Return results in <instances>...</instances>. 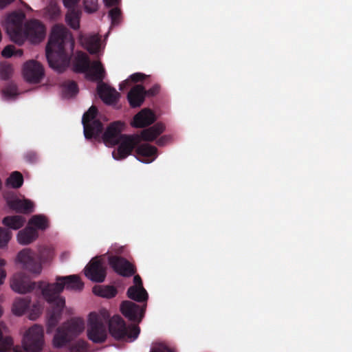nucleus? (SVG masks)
Returning a JSON list of instances; mask_svg holds the SVG:
<instances>
[{"instance_id": "72a5a7b5", "label": "nucleus", "mask_w": 352, "mask_h": 352, "mask_svg": "<svg viewBox=\"0 0 352 352\" xmlns=\"http://www.w3.org/2000/svg\"><path fill=\"white\" fill-rule=\"evenodd\" d=\"M23 184V177L18 171L12 172L6 180V185L10 186L13 188H19Z\"/></svg>"}, {"instance_id": "603ef678", "label": "nucleus", "mask_w": 352, "mask_h": 352, "mask_svg": "<svg viewBox=\"0 0 352 352\" xmlns=\"http://www.w3.org/2000/svg\"><path fill=\"white\" fill-rule=\"evenodd\" d=\"M6 262L4 259L0 258V267L4 266L6 265Z\"/></svg>"}, {"instance_id": "cd10ccee", "label": "nucleus", "mask_w": 352, "mask_h": 352, "mask_svg": "<svg viewBox=\"0 0 352 352\" xmlns=\"http://www.w3.org/2000/svg\"><path fill=\"white\" fill-rule=\"evenodd\" d=\"M93 293L102 298H111L116 296L118 290L112 285H96L93 287Z\"/></svg>"}, {"instance_id": "a18cd8bd", "label": "nucleus", "mask_w": 352, "mask_h": 352, "mask_svg": "<svg viewBox=\"0 0 352 352\" xmlns=\"http://www.w3.org/2000/svg\"><path fill=\"white\" fill-rule=\"evenodd\" d=\"M144 78L145 75L142 73H135L129 77V79L134 82L142 81Z\"/></svg>"}, {"instance_id": "473e14b6", "label": "nucleus", "mask_w": 352, "mask_h": 352, "mask_svg": "<svg viewBox=\"0 0 352 352\" xmlns=\"http://www.w3.org/2000/svg\"><path fill=\"white\" fill-rule=\"evenodd\" d=\"M63 95L65 98L75 96L78 93V87L74 80H67L62 85Z\"/></svg>"}, {"instance_id": "6e6552de", "label": "nucleus", "mask_w": 352, "mask_h": 352, "mask_svg": "<svg viewBox=\"0 0 352 352\" xmlns=\"http://www.w3.org/2000/svg\"><path fill=\"white\" fill-rule=\"evenodd\" d=\"M109 331L116 340H135L139 336L140 329L136 325L128 327L124 320L118 315L113 316L109 321Z\"/></svg>"}, {"instance_id": "1a4fd4ad", "label": "nucleus", "mask_w": 352, "mask_h": 352, "mask_svg": "<svg viewBox=\"0 0 352 352\" xmlns=\"http://www.w3.org/2000/svg\"><path fill=\"white\" fill-rule=\"evenodd\" d=\"M98 113L97 107L92 105L82 116V124L86 139H98L103 131V124L97 118Z\"/></svg>"}, {"instance_id": "c756f323", "label": "nucleus", "mask_w": 352, "mask_h": 352, "mask_svg": "<svg viewBox=\"0 0 352 352\" xmlns=\"http://www.w3.org/2000/svg\"><path fill=\"white\" fill-rule=\"evenodd\" d=\"M30 302L28 297L16 298L12 309L13 314L19 316H22L29 308Z\"/></svg>"}, {"instance_id": "7c9ffc66", "label": "nucleus", "mask_w": 352, "mask_h": 352, "mask_svg": "<svg viewBox=\"0 0 352 352\" xmlns=\"http://www.w3.org/2000/svg\"><path fill=\"white\" fill-rule=\"evenodd\" d=\"M28 225L32 226L37 231H43L49 227V221L43 214H35L29 219Z\"/></svg>"}, {"instance_id": "4be33fe9", "label": "nucleus", "mask_w": 352, "mask_h": 352, "mask_svg": "<svg viewBox=\"0 0 352 352\" xmlns=\"http://www.w3.org/2000/svg\"><path fill=\"white\" fill-rule=\"evenodd\" d=\"M135 285L131 286L127 290V296L137 302H145L148 299V293L143 287L142 281L139 275L133 278Z\"/></svg>"}, {"instance_id": "c9c22d12", "label": "nucleus", "mask_w": 352, "mask_h": 352, "mask_svg": "<svg viewBox=\"0 0 352 352\" xmlns=\"http://www.w3.org/2000/svg\"><path fill=\"white\" fill-rule=\"evenodd\" d=\"M13 69L11 65L8 63H1L0 65V78L2 80H8L12 75Z\"/></svg>"}, {"instance_id": "a211bd4d", "label": "nucleus", "mask_w": 352, "mask_h": 352, "mask_svg": "<svg viewBox=\"0 0 352 352\" xmlns=\"http://www.w3.org/2000/svg\"><path fill=\"white\" fill-rule=\"evenodd\" d=\"M23 76L27 81L38 83L44 76V69L38 62L31 60L23 66Z\"/></svg>"}, {"instance_id": "de8ad7c7", "label": "nucleus", "mask_w": 352, "mask_h": 352, "mask_svg": "<svg viewBox=\"0 0 352 352\" xmlns=\"http://www.w3.org/2000/svg\"><path fill=\"white\" fill-rule=\"evenodd\" d=\"M107 7H111L119 3L120 0H103Z\"/></svg>"}, {"instance_id": "79ce46f5", "label": "nucleus", "mask_w": 352, "mask_h": 352, "mask_svg": "<svg viewBox=\"0 0 352 352\" xmlns=\"http://www.w3.org/2000/svg\"><path fill=\"white\" fill-rule=\"evenodd\" d=\"M150 352H175L174 349L168 348L166 345L159 343L155 344L151 349Z\"/></svg>"}, {"instance_id": "9b49d317", "label": "nucleus", "mask_w": 352, "mask_h": 352, "mask_svg": "<svg viewBox=\"0 0 352 352\" xmlns=\"http://www.w3.org/2000/svg\"><path fill=\"white\" fill-rule=\"evenodd\" d=\"M21 34L23 43L25 40H28L31 43L38 44L45 38L46 28L41 21L30 19L24 23V29Z\"/></svg>"}, {"instance_id": "e433bc0d", "label": "nucleus", "mask_w": 352, "mask_h": 352, "mask_svg": "<svg viewBox=\"0 0 352 352\" xmlns=\"http://www.w3.org/2000/svg\"><path fill=\"white\" fill-rule=\"evenodd\" d=\"M122 12L120 8L115 7L109 12V16L111 20V25H117L121 21Z\"/></svg>"}, {"instance_id": "c85d7f7f", "label": "nucleus", "mask_w": 352, "mask_h": 352, "mask_svg": "<svg viewBox=\"0 0 352 352\" xmlns=\"http://www.w3.org/2000/svg\"><path fill=\"white\" fill-rule=\"evenodd\" d=\"M81 43L91 54H96L99 51L100 41L96 36L82 37Z\"/></svg>"}, {"instance_id": "58836bf2", "label": "nucleus", "mask_w": 352, "mask_h": 352, "mask_svg": "<svg viewBox=\"0 0 352 352\" xmlns=\"http://www.w3.org/2000/svg\"><path fill=\"white\" fill-rule=\"evenodd\" d=\"M23 52L21 50H15V47L12 45H7L1 52V54L5 58H10L14 55L21 56Z\"/></svg>"}, {"instance_id": "f704fd0d", "label": "nucleus", "mask_w": 352, "mask_h": 352, "mask_svg": "<svg viewBox=\"0 0 352 352\" xmlns=\"http://www.w3.org/2000/svg\"><path fill=\"white\" fill-rule=\"evenodd\" d=\"M12 232L8 229L0 227V248L7 245L12 238Z\"/></svg>"}, {"instance_id": "a19ab883", "label": "nucleus", "mask_w": 352, "mask_h": 352, "mask_svg": "<svg viewBox=\"0 0 352 352\" xmlns=\"http://www.w3.org/2000/svg\"><path fill=\"white\" fill-rule=\"evenodd\" d=\"M85 10L88 13H93L98 10V0H84Z\"/></svg>"}, {"instance_id": "aec40b11", "label": "nucleus", "mask_w": 352, "mask_h": 352, "mask_svg": "<svg viewBox=\"0 0 352 352\" xmlns=\"http://www.w3.org/2000/svg\"><path fill=\"white\" fill-rule=\"evenodd\" d=\"M80 0H63L64 6L68 8L65 19L67 24L74 30L80 28V18L81 12L75 8Z\"/></svg>"}, {"instance_id": "4c0bfd02", "label": "nucleus", "mask_w": 352, "mask_h": 352, "mask_svg": "<svg viewBox=\"0 0 352 352\" xmlns=\"http://www.w3.org/2000/svg\"><path fill=\"white\" fill-rule=\"evenodd\" d=\"M87 349V342L85 340H79L71 346L70 351L71 352H86Z\"/></svg>"}, {"instance_id": "a878e982", "label": "nucleus", "mask_w": 352, "mask_h": 352, "mask_svg": "<svg viewBox=\"0 0 352 352\" xmlns=\"http://www.w3.org/2000/svg\"><path fill=\"white\" fill-rule=\"evenodd\" d=\"M8 204L10 209L16 212L30 214L34 211V204L28 199L16 198L9 200Z\"/></svg>"}, {"instance_id": "5701e85b", "label": "nucleus", "mask_w": 352, "mask_h": 352, "mask_svg": "<svg viewBox=\"0 0 352 352\" xmlns=\"http://www.w3.org/2000/svg\"><path fill=\"white\" fill-rule=\"evenodd\" d=\"M156 120L155 113L150 109H143L133 117L131 125L135 128H144L148 126Z\"/></svg>"}, {"instance_id": "8fccbe9b", "label": "nucleus", "mask_w": 352, "mask_h": 352, "mask_svg": "<svg viewBox=\"0 0 352 352\" xmlns=\"http://www.w3.org/2000/svg\"><path fill=\"white\" fill-rule=\"evenodd\" d=\"M14 1V0H0V8H4Z\"/></svg>"}, {"instance_id": "ea45409f", "label": "nucleus", "mask_w": 352, "mask_h": 352, "mask_svg": "<svg viewBox=\"0 0 352 352\" xmlns=\"http://www.w3.org/2000/svg\"><path fill=\"white\" fill-rule=\"evenodd\" d=\"M3 94L7 97H13L19 94L16 85L10 82L3 89Z\"/></svg>"}, {"instance_id": "37998d69", "label": "nucleus", "mask_w": 352, "mask_h": 352, "mask_svg": "<svg viewBox=\"0 0 352 352\" xmlns=\"http://www.w3.org/2000/svg\"><path fill=\"white\" fill-rule=\"evenodd\" d=\"M160 91V85L158 84H155L148 90L145 89V95L146 96L153 97L159 94Z\"/></svg>"}, {"instance_id": "bb28decb", "label": "nucleus", "mask_w": 352, "mask_h": 352, "mask_svg": "<svg viewBox=\"0 0 352 352\" xmlns=\"http://www.w3.org/2000/svg\"><path fill=\"white\" fill-rule=\"evenodd\" d=\"M38 237V231L32 226L28 225L18 232L17 241L21 245H27L36 241Z\"/></svg>"}, {"instance_id": "4468645a", "label": "nucleus", "mask_w": 352, "mask_h": 352, "mask_svg": "<svg viewBox=\"0 0 352 352\" xmlns=\"http://www.w3.org/2000/svg\"><path fill=\"white\" fill-rule=\"evenodd\" d=\"M124 126V123L121 121H115L110 123L102 136L104 143L109 146L118 144L122 136L125 135L122 134Z\"/></svg>"}, {"instance_id": "3c124183", "label": "nucleus", "mask_w": 352, "mask_h": 352, "mask_svg": "<svg viewBox=\"0 0 352 352\" xmlns=\"http://www.w3.org/2000/svg\"><path fill=\"white\" fill-rule=\"evenodd\" d=\"M129 85V80H125L120 84V89L123 90Z\"/></svg>"}, {"instance_id": "7ed1b4c3", "label": "nucleus", "mask_w": 352, "mask_h": 352, "mask_svg": "<svg viewBox=\"0 0 352 352\" xmlns=\"http://www.w3.org/2000/svg\"><path fill=\"white\" fill-rule=\"evenodd\" d=\"M165 129V126L161 122H157L141 131L139 137L126 135L122 136L118 143L117 152L113 151L112 155L115 160H120L131 155L133 148L138 143V138L145 142H152L161 135Z\"/></svg>"}, {"instance_id": "0eeeda50", "label": "nucleus", "mask_w": 352, "mask_h": 352, "mask_svg": "<svg viewBox=\"0 0 352 352\" xmlns=\"http://www.w3.org/2000/svg\"><path fill=\"white\" fill-rule=\"evenodd\" d=\"M73 69L76 73H85L87 77L94 81H102L105 71L100 61L91 63L89 56L82 52H78L73 62Z\"/></svg>"}, {"instance_id": "2eb2a0df", "label": "nucleus", "mask_w": 352, "mask_h": 352, "mask_svg": "<svg viewBox=\"0 0 352 352\" xmlns=\"http://www.w3.org/2000/svg\"><path fill=\"white\" fill-rule=\"evenodd\" d=\"M85 275L95 283H102L106 278V267L98 257L92 258L85 267Z\"/></svg>"}, {"instance_id": "393cba45", "label": "nucleus", "mask_w": 352, "mask_h": 352, "mask_svg": "<svg viewBox=\"0 0 352 352\" xmlns=\"http://www.w3.org/2000/svg\"><path fill=\"white\" fill-rule=\"evenodd\" d=\"M135 153L139 156L143 157L140 161L144 163H151L153 162L157 156V149L155 146L148 143L138 145L136 147Z\"/></svg>"}, {"instance_id": "f8f14e48", "label": "nucleus", "mask_w": 352, "mask_h": 352, "mask_svg": "<svg viewBox=\"0 0 352 352\" xmlns=\"http://www.w3.org/2000/svg\"><path fill=\"white\" fill-rule=\"evenodd\" d=\"M25 15L23 12H14L7 18L6 30L12 41L21 45L23 44L21 32L24 29L23 21Z\"/></svg>"}, {"instance_id": "423d86ee", "label": "nucleus", "mask_w": 352, "mask_h": 352, "mask_svg": "<svg viewBox=\"0 0 352 352\" xmlns=\"http://www.w3.org/2000/svg\"><path fill=\"white\" fill-rule=\"evenodd\" d=\"M54 255L53 248L48 246H41L39 248L38 253L39 261L36 260L32 251L29 249L20 251L17 255V261L23 265L24 269L33 274H39L42 271L41 263L51 261Z\"/></svg>"}, {"instance_id": "f03ea898", "label": "nucleus", "mask_w": 352, "mask_h": 352, "mask_svg": "<svg viewBox=\"0 0 352 352\" xmlns=\"http://www.w3.org/2000/svg\"><path fill=\"white\" fill-rule=\"evenodd\" d=\"M7 328L0 323V352H41L44 346V333L41 326L34 324L25 332L22 346H14L12 338L6 335Z\"/></svg>"}, {"instance_id": "dca6fc26", "label": "nucleus", "mask_w": 352, "mask_h": 352, "mask_svg": "<svg viewBox=\"0 0 352 352\" xmlns=\"http://www.w3.org/2000/svg\"><path fill=\"white\" fill-rule=\"evenodd\" d=\"M146 309V305L140 307V305L129 300H124L121 303L120 311L122 314L129 320L140 322Z\"/></svg>"}, {"instance_id": "ddd939ff", "label": "nucleus", "mask_w": 352, "mask_h": 352, "mask_svg": "<svg viewBox=\"0 0 352 352\" xmlns=\"http://www.w3.org/2000/svg\"><path fill=\"white\" fill-rule=\"evenodd\" d=\"M39 283L31 281L30 277L24 272H18L12 276L10 286L15 292L26 294L32 292L36 286L38 287Z\"/></svg>"}, {"instance_id": "49530a36", "label": "nucleus", "mask_w": 352, "mask_h": 352, "mask_svg": "<svg viewBox=\"0 0 352 352\" xmlns=\"http://www.w3.org/2000/svg\"><path fill=\"white\" fill-rule=\"evenodd\" d=\"M170 140V138L166 136V135H164V136H162L160 139H158L156 142L158 146H164L168 140Z\"/></svg>"}, {"instance_id": "f3484780", "label": "nucleus", "mask_w": 352, "mask_h": 352, "mask_svg": "<svg viewBox=\"0 0 352 352\" xmlns=\"http://www.w3.org/2000/svg\"><path fill=\"white\" fill-rule=\"evenodd\" d=\"M109 264L116 273L122 276L129 277L135 273L134 265L124 258L117 256H110Z\"/></svg>"}, {"instance_id": "6ab92c4d", "label": "nucleus", "mask_w": 352, "mask_h": 352, "mask_svg": "<svg viewBox=\"0 0 352 352\" xmlns=\"http://www.w3.org/2000/svg\"><path fill=\"white\" fill-rule=\"evenodd\" d=\"M47 302L52 304L54 306L53 310L47 320V333H50L56 327L60 319L62 311L65 305V298H56Z\"/></svg>"}, {"instance_id": "b1692460", "label": "nucleus", "mask_w": 352, "mask_h": 352, "mask_svg": "<svg viewBox=\"0 0 352 352\" xmlns=\"http://www.w3.org/2000/svg\"><path fill=\"white\" fill-rule=\"evenodd\" d=\"M145 88L142 85L133 86L127 94V100L131 108L141 107L145 100Z\"/></svg>"}, {"instance_id": "9d476101", "label": "nucleus", "mask_w": 352, "mask_h": 352, "mask_svg": "<svg viewBox=\"0 0 352 352\" xmlns=\"http://www.w3.org/2000/svg\"><path fill=\"white\" fill-rule=\"evenodd\" d=\"M87 333L88 338L94 343H102L107 339L106 325L102 318L94 312L89 316Z\"/></svg>"}, {"instance_id": "09e8293b", "label": "nucleus", "mask_w": 352, "mask_h": 352, "mask_svg": "<svg viewBox=\"0 0 352 352\" xmlns=\"http://www.w3.org/2000/svg\"><path fill=\"white\" fill-rule=\"evenodd\" d=\"M6 277V272L3 269L0 268V285L3 283Z\"/></svg>"}, {"instance_id": "f257e3e1", "label": "nucleus", "mask_w": 352, "mask_h": 352, "mask_svg": "<svg viewBox=\"0 0 352 352\" xmlns=\"http://www.w3.org/2000/svg\"><path fill=\"white\" fill-rule=\"evenodd\" d=\"M75 41L72 33L61 25L53 27L46 45V58L51 68L63 72L69 66Z\"/></svg>"}, {"instance_id": "2f4dec72", "label": "nucleus", "mask_w": 352, "mask_h": 352, "mask_svg": "<svg viewBox=\"0 0 352 352\" xmlns=\"http://www.w3.org/2000/svg\"><path fill=\"white\" fill-rule=\"evenodd\" d=\"M2 222L9 228L19 230L23 226L25 219L21 215L7 216L3 218Z\"/></svg>"}, {"instance_id": "c03bdc74", "label": "nucleus", "mask_w": 352, "mask_h": 352, "mask_svg": "<svg viewBox=\"0 0 352 352\" xmlns=\"http://www.w3.org/2000/svg\"><path fill=\"white\" fill-rule=\"evenodd\" d=\"M47 12L52 18H56L60 14V9L56 4H50L47 7Z\"/></svg>"}, {"instance_id": "39448f33", "label": "nucleus", "mask_w": 352, "mask_h": 352, "mask_svg": "<svg viewBox=\"0 0 352 352\" xmlns=\"http://www.w3.org/2000/svg\"><path fill=\"white\" fill-rule=\"evenodd\" d=\"M85 329V322L79 318H73L59 326L54 335L52 344L54 348L66 346Z\"/></svg>"}, {"instance_id": "412c9836", "label": "nucleus", "mask_w": 352, "mask_h": 352, "mask_svg": "<svg viewBox=\"0 0 352 352\" xmlns=\"http://www.w3.org/2000/svg\"><path fill=\"white\" fill-rule=\"evenodd\" d=\"M97 91L99 97L107 104H113L118 102L120 94L107 84L102 81H98Z\"/></svg>"}, {"instance_id": "20e7f679", "label": "nucleus", "mask_w": 352, "mask_h": 352, "mask_svg": "<svg viewBox=\"0 0 352 352\" xmlns=\"http://www.w3.org/2000/svg\"><path fill=\"white\" fill-rule=\"evenodd\" d=\"M44 283L40 281L38 287L41 290L42 295L46 301H52L54 299L63 298L60 294L64 288L67 290L81 291L84 283L78 275H69L67 276H57L56 283H47L45 286Z\"/></svg>"}]
</instances>
